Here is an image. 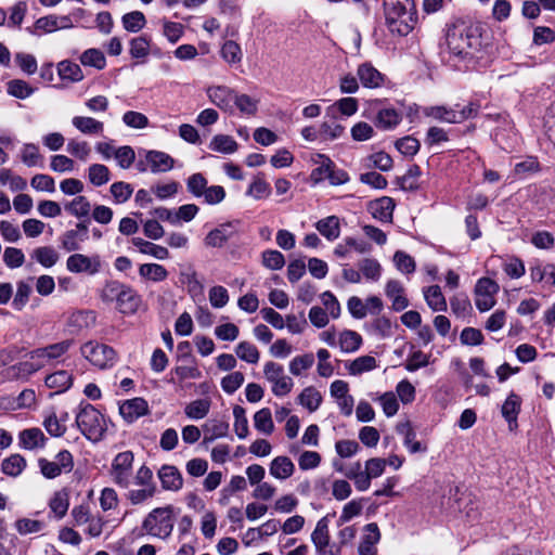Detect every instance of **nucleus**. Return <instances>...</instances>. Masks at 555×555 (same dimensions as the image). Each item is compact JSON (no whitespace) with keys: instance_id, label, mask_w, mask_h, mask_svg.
I'll list each match as a JSON object with an SVG mask.
<instances>
[{"instance_id":"e433bc0d","label":"nucleus","mask_w":555,"mask_h":555,"mask_svg":"<svg viewBox=\"0 0 555 555\" xmlns=\"http://www.w3.org/2000/svg\"><path fill=\"white\" fill-rule=\"evenodd\" d=\"M57 73L62 80L78 82L83 79V73L77 63L68 60L61 61L57 64Z\"/></svg>"},{"instance_id":"72a5a7b5","label":"nucleus","mask_w":555,"mask_h":555,"mask_svg":"<svg viewBox=\"0 0 555 555\" xmlns=\"http://www.w3.org/2000/svg\"><path fill=\"white\" fill-rule=\"evenodd\" d=\"M139 275L142 280L159 283L168 278V271L159 263H143L139 267Z\"/></svg>"},{"instance_id":"39448f33","label":"nucleus","mask_w":555,"mask_h":555,"mask_svg":"<svg viewBox=\"0 0 555 555\" xmlns=\"http://www.w3.org/2000/svg\"><path fill=\"white\" fill-rule=\"evenodd\" d=\"M76 423L81 433L93 441L100 440L106 429L103 415L88 402L79 404Z\"/></svg>"},{"instance_id":"20e7f679","label":"nucleus","mask_w":555,"mask_h":555,"mask_svg":"<svg viewBox=\"0 0 555 555\" xmlns=\"http://www.w3.org/2000/svg\"><path fill=\"white\" fill-rule=\"evenodd\" d=\"M446 44L453 55L466 57L481 44L478 28L463 21H457L448 26Z\"/></svg>"},{"instance_id":"b1692460","label":"nucleus","mask_w":555,"mask_h":555,"mask_svg":"<svg viewBox=\"0 0 555 555\" xmlns=\"http://www.w3.org/2000/svg\"><path fill=\"white\" fill-rule=\"evenodd\" d=\"M357 74L360 82L365 88H379L384 83V75L370 63L361 64Z\"/></svg>"},{"instance_id":"0e129e2a","label":"nucleus","mask_w":555,"mask_h":555,"mask_svg":"<svg viewBox=\"0 0 555 555\" xmlns=\"http://www.w3.org/2000/svg\"><path fill=\"white\" fill-rule=\"evenodd\" d=\"M109 192L116 204H124L131 197L133 188L130 183L118 181L111 185Z\"/></svg>"},{"instance_id":"052dcab7","label":"nucleus","mask_w":555,"mask_h":555,"mask_svg":"<svg viewBox=\"0 0 555 555\" xmlns=\"http://www.w3.org/2000/svg\"><path fill=\"white\" fill-rule=\"evenodd\" d=\"M210 409V401L207 399H198L190 402L185 406V415L193 420L204 418Z\"/></svg>"},{"instance_id":"774afa93","label":"nucleus","mask_w":555,"mask_h":555,"mask_svg":"<svg viewBox=\"0 0 555 555\" xmlns=\"http://www.w3.org/2000/svg\"><path fill=\"white\" fill-rule=\"evenodd\" d=\"M114 158L121 169H128L135 160V152L131 146L122 145L117 147Z\"/></svg>"},{"instance_id":"c9c22d12","label":"nucleus","mask_w":555,"mask_h":555,"mask_svg":"<svg viewBox=\"0 0 555 555\" xmlns=\"http://www.w3.org/2000/svg\"><path fill=\"white\" fill-rule=\"evenodd\" d=\"M294 463L287 456H276L270 465V474L276 479H286L294 473Z\"/></svg>"},{"instance_id":"5fc2aeb1","label":"nucleus","mask_w":555,"mask_h":555,"mask_svg":"<svg viewBox=\"0 0 555 555\" xmlns=\"http://www.w3.org/2000/svg\"><path fill=\"white\" fill-rule=\"evenodd\" d=\"M44 526V522L41 520L26 517L18 518L14 522V528L21 535L38 533L43 530Z\"/></svg>"},{"instance_id":"338daca9","label":"nucleus","mask_w":555,"mask_h":555,"mask_svg":"<svg viewBox=\"0 0 555 555\" xmlns=\"http://www.w3.org/2000/svg\"><path fill=\"white\" fill-rule=\"evenodd\" d=\"M208 181L201 172L191 175L186 180V189L194 197H202L207 189Z\"/></svg>"},{"instance_id":"7ed1b4c3","label":"nucleus","mask_w":555,"mask_h":555,"mask_svg":"<svg viewBox=\"0 0 555 555\" xmlns=\"http://www.w3.org/2000/svg\"><path fill=\"white\" fill-rule=\"evenodd\" d=\"M105 304L115 302L116 309L125 315L135 314L142 304V296L129 284L117 280L107 281L99 294Z\"/></svg>"},{"instance_id":"e2e57ef3","label":"nucleus","mask_w":555,"mask_h":555,"mask_svg":"<svg viewBox=\"0 0 555 555\" xmlns=\"http://www.w3.org/2000/svg\"><path fill=\"white\" fill-rule=\"evenodd\" d=\"M258 103L259 101L257 99L247 94L235 93L233 105H235L242 114L254 116L258 111Z\"/></svg>"},{"instance_id":"3c124183","label":"nucleus","mask_w":555,"mask_h":555,"mask_svg":"<svg viewBox=\"0 0 555 555\" xmlns=\"http://www.w3.org/2000/svg\"><path fill=\"white\" fill-rule=\"evenodd\" d=\"M422 175L421 168L417 165L409 167L406 172L399 178V184L402 190L416 191L420 189L418 179Z\"/></svg>"},{"instance_id":"ddd939ff","label":"nucleus","mask_w":555,"mask_h":555,"mask_svg":"<svg viewBox=\"0 0 555 555\" xmlns=\"http://www.w3.org/2000/svg\"><path fill=\"white\" fill-rule=\"evenodd\" d=\"M318 157L322 158V163L312 171L313 179L319 180L326 177L333 185H341L349 181L348 173L343 169H337L328 156L319 155Z\"/></svg>"},{"instance_id":"cd10ccee","label":"nucleus","mask_w":555,"mask_h":555,"mask_svg":"<svg viewBox=\"0 0 555 555\" xmlns=\"http://www.w3.org/2000/svg\"><path fill=\"white\" fill-rule=\"evenodd\" d=\"M424 115L431 117L436 120L459 124L463 121V116L456 114V108H449L446 106H428L424 108Z\"/></svg>"},{"instance_id":"58836bf2","label":"nucleus","mask_w":555,"mask_h":555,"mask_svg":"<svg viewBox=\"0 0 555 555\" xmlns=\"http://www.w3.org/2000/svg\"><path fill=\"white\" fill-rule=\"evenodd\" d=\"M424 298L434 311H446L447 301L438 285H433L424 289Z\"/></svg>"},{"instance_id":"c756f323","label":"nucleus","mask_w":555,"mask_h":555,"mask_svg":"<svg viewBox=\"0 0 555 555\" xmlns=\"http://www.w3.org/2000/svg\"><path fill=\"white\" fill-rule=\"evenodd\" d=\"M158 477L165 490L177 491L183 485L181 474L173 466H163L158 472Z\"/></svg>"},{"instance_id":"7c9ffc66","label":"nucleus","mask_w":555,"mask_h":555,"mask_svg":"<svg viewBox=\"0 0 555 555\" xmlns=\"http://www.w3.org/2000/svg\"><path fill=\"white\" fill-rule=\"evenodd\" d=\"M314 227L328 241H335L340 235V222L337 216L333 215L320 219Z\"/></svg>"},{"instance_id":"a211bd4d","label":"nucleus","mask_w":555,"mask_h":555,"mask_svg":"<svg viewBox=\"0 0 555 555\" xmlns=\"http://www.w3.org/2000/svg\"><path fill=\"white\" fill-rule=\"evenodd\" d=\"M209 100L224 112L233 111V102L235 99L234 90L225 86H214L207 89Z\"/></svg>"},{"instance_id":"f03ea898","label":"nucleus","mask_w":555,"mask_h":555,"mask_svg":"<svg viewBox=\"0 0 555 555\" xmlns=\"http://www.w3.org/2000/svg\"><path fill=\"white\" fill-rule=\"evenodd\" d=\"M383 9L391 35L405 37L414 29L417 22L414 0H383Z\"/></svg>"},{"instance_id":"5701e85b","label":"nucleus","mask_w":555,"mask_h":555,"mask_svg":"<svg viewBox=\"0 0 555 555\" xmlns=\"http://www.w3.org/2000/svg\"><path fill=\"white\" fill-rule=\"evenodd\" d=\"M44 384L53 393H63L72 387L73 375L68 371L60 370L47 375Z\"/></svg>"},{"instance_id":"4468645a","label":"nucleus","mask_w":555,"mask_h":555,"mask_svg":"<svg viewBox=\"0 0 555 555\" xmlns=\"http://www.w3.org/2000/svg\"><path fill=\"white\" fill-rule=\"evenodd\" d=\"M133 453H117L113 462V477L115 482L127 488L130 482Z\"/></svg>"},{"instance_id":"c85d7f7f","label":"nucleus","mask_w":555,"mask_h":555,"mask_svg":"<svg viewBox=\"0 0 555 555\" xmlns=\"http://www.w3.org/2000/svg\"><path fill=\"white\" fill-rule=\"evenodd\" d=\"M323 401L321 392L313 386H308L301 390L297 397V402L310 413L315 412Z\"/></svg>"},{"instance_id":"423d86ee","label":"nucleus","mask_w":555,"mask_h":555,"mask_svg":"<svg viewBox=\"0 0 555 555\" xmlns=\"http://www.w3.org/2000/svg\"><path fill=\"white\" fill-rule=\"evenodd\" d=\"M173 507H156L144 518L142 529L150 535L167 539L173 529Z\"/></svg>"},{"instance_id":"de8ad7c7","label":"nucleus","mask_w":555,"mask_h":555,"mask_svg":"<svg viewBox=\"0 0 555 555\" xmlns=\"http://www.w3.org/2000/svg\"><path fill=\"white\" fill-rule=\"evenodd\" d=\"M314 364V356L311 352L296 356L288 364L292 375L299 376L302 372L309 370Z\"/></svg>"},{"instance_id":"6ab92c4d","label":"nucleus","mask_w":555,"mask_h":555,"mask_svg":"<svg viewBox=\"0 0 555 555\" xmlns=\"http://www.w3.org/2000/svg\"><path fill=\"white\" fill-rule=\"evenodd\" d=\"M380 540L377 524L370 522L364 527V534L358 547L359 555H376V544Z\"/></svg>"},{"instance_id":"f8f14e48","label":"nucleus","mask_w":555,"mask_h":555,"mask_svg":"<svg viewBox=\"0 0 555 555\" xmlns=\"http://www.w3.org/2000/svg\"><path fill=\"white\" fill-rule=\"evenodd\" d=\"M66 268L72 273L94 275L101 270V259L98 255L89 257L83 254H73L66 260Z\"/></svg>"},{"instance_id":"aec40b11","label":"nucleus","mask_w":555,"mask_h":555,"mask_svg":"<svg viewBox=\"0 0 555 555\" xmlns=\"http://www.w3.org/2000/svg\"><path fill=\"white\" fill-rule=\"evenodd\" d=\"M396 204L389 196H383L370 203L369 209L373 218L382 222H392Z\"/></svg>"},{"instance_id":"473e14b6","label":"nucleus","mask_w":555,"mask_h":555,"mask_svg":"<svg viewBox=\"0 0 555 555\" xmlns=\"http://www.w3.org/2000/svg\"><path fill=\"white\" fill-rule=\"evenodd\" d=\"M132 244L138 247L140 253L150 255L156 259L165 260L169 257V251L166 247L145 241L141 237H133Z\"/></svg>"},{"instance_id":"2eb2a0df","label":"nucleus","mask_w":555,"mask_h":555,"mask_svg":"<svg viewBox=\"0 0 555 555\" xmlns=\"http://www.w3.org/2000/svg\"><path fill=\"white\" fill-rule=\"evenodd\" d=\"M149 403L141 397L125 400L119 403V414L127 423H133L138 418L147 415Z\"/></svg>"},{"instance_id":"9d476101","label":"nucleus","mask_w":555,"mask_h":555,"mask_svg":"<svg viewBox=\"0 0 555 555\" xmlns=\"http://www.w3.org/2000/svg\"><path fill=\"white\" fill-rule=\"evenodd\" d=\"M499 289V284L489 278H481L477 281L475 305L480 312L488 311L495 305L494 296Z\"/></svg>"},{"instance_id":"37998d69","label":"nucleus","mask_w":555,"mask_h":555,"mask_svg":"<svg viewBox=\"0 0 555 555\" xmlns=\"http://www.w3.org/2000/svg\"><path fill=\"white\" fill-rule=\"evenodd\" d=\"M377 367V361L372 356H361L347 365V370L351 375H361L365 372L373 371Z\"/></svg>"},{"instance_id":"603ef678","label":"nucleus","mask_w":555,"mask_h":555,"mask_svg":"<svg viewBox=\"0 0 555 555\" xmlns=\"http://www.w3.org/2000/svg\"><path fill=\"white\" fill-rule=\"evenodd\" d=\"M344 131L345 127L334 116L331 120H324L320 125V137L324 140H336L344 134Z\"/></svg>"},{"instance_id":"f704fd0d","label":"nucleus","mask_w":555,"mask_h":555,"mask_svg":"<svg viewBox=\"0 0 555 555\" xmlns=\"http://www.w3.org/2000/svg\"><path fill=\"white\" fill-rule=\"evenodd\" d=\"M69 507V493L66 489L54 492L49 501V508L57 519L63 518Z\"/></svg>"},{"instance_id":"8fccbe9b","label":"nucleus","mask_w":555,"mask_h":555,"mask_svg":"<svg viewBox=\"0 0 555 555\" xmlns=\"http://www.w3.org/2000/svg\"><path fill=\"white\" fill-rule=\"evenodd\" d=\"M21 159L27 167H42V156L36 144L27 143L21 150Z\"/></svg>"},{"instance_id":"393cba45","label":"nucleus","mask_w":555,"mask_h":555,"mask_svg":"<svg viewBox=\"0 0 555 555\" xmlns=\"http://www.w3.org/2000/svg\"><path fill=\"white\" fill-rule=\"evenodd\" d=\"M385 294L392 302L395 311H402L409 306V300L404 296V288L397 280H389L385 286Z\"/></svg>"},{"instance_id":"864d4df0","label":"nucleus","mask_w":555,"mask_h":555,"mask_svg":"<svg viewBox=\"0 0 555 555\" xmlns=\"http://www.w3.org/2000/svg\"><path fill=\"white\" fill-rule=\"evenodd\" d=\"M33 258L44 268H51L57 262L59 254L53 247L42 246L34 250Z\"/></svg>"},{"instance_id":"1a4fd4ad","label":"nucleus","mask_w":555,"mask_h":555,"mask_svg":"<svg viewBox=\"0 0 555 555\" xmlns=\"http://www.w3.org/2000/svg\"><path fill=\"white\" fill-rule=\"evenodd\" d=\"M327 516L318 520L314 530L311 533V541L318 555H340L339 546L331 543Z\"/></svg>"},{"instance_id":"a19ab883","label":"nucleus","mask_w":555,"mask_h":555,"mask_svg":"<svg viewBox=\"0 0 555 555\" xmlns=\"http://www.w3.org/2000/svg\"><path fill=\"white\" fill-rule=\"evenodd\" d=\"M88 180L93 186H102L111 180V171L103 164H92L88 167Z\"/></svg>"},{"instance_id":"bb28decb","label":"nucleus","mask_w":555,"mask_h":555,"mask_svg":"<svg viewBox=\"0 0 555 555\" xmlns=\"http://www.w3.org/2000/svg\"><path fill=\"white\" fill-rule=\"evenodd\" d=\"M72 125L87 135H99L104 131V124L89 116H75L72 119Z\"/></svg>"},{"instance_id":"4c0bfd02","label":"nucleus","mask_w":555,"mask_h":555,"mask_svg":"<svg viewBox=\"0 0 555 555\" xmlns=\"http://www.w3.org/2000/svg\"><path fill=\"white\" fill-rule=\"evenodd\" d=\"M338 345L343 352H354L361 347L362 337L354 331L345 330L339 334Z\"/></svg>"},{"instance_id":"ea45409f","label":"nucleus","mask_w":555,"mask_h":555,"mask_svg":"<svg viewBox=\"0 0 555 555\" xmlns=\"http://www.w3.org/2000/svg\"><path fill=\"white\" fill-rule=\"evenodd\" d=\"M401 121V115L391 107L382 108L376 116L375 125L384 130L392 129Z\"/></svg>"},{"instance_id":"49530a36","label":"nucleus","mask_w":555,"mask_h":555,"mask_svg":"<svg viewBox=\"0 0 555 555\" xmlns=\"http://www.w3.org/2000/svg\"><path fill=\"white\" fill-rule=\"evenodd\" d=\"M7 92L11 96L24 100L29 98L35 92V88H33L25 80L12 79L7 83Z\"/></svg>"},{"instance_id":"bf43d9fd","label":"nucleus","mask_w":555,"mask_h":555,"mask_svg":"<svg viewBox=\"0 0 555 555\" xmlns=\"http://www.w3.org/2000/svg\"><path fill=\"white\" fill-rule=\"evenodd\" d=\"M80 62L85 66L95 67L96 69H103L106 65L103 52L94 48L86 50L80 56Z\"/></svg>"},{"instance_id":"9b49d317","label":"nucleus","mask_w":555,"mask_h":555,"mask_svg":"<svg viewBox=\"0 0 555 555\" xmlns=\"http://www.w3.org/2000/svg\"><path fill=\"white\" fill-rule=\"evenodd\" d=\"M41 474L49 479L55 478L62 473H69L74 467L72 453H56L52 461L39 459Z\"/></svg>"},{"instance_id":"412c9836","label":"nucleus","mask_w":555,"mask_h":555,"mask_svg":"<svg viewBox=\"0 0 555 555\" xmlns=\"http://www.w3.org/2000/svg\"><path fill=\"white\" fill-rule=\"evenodd\" d=\"M145 158L153 173L167 172L175 166V159L162 151H147Z\"/></svg>"},{"instance_id":"a878e982","label":"nucleus","mask_w":555,"mask_h":555,"mask_svg":"<svg viewBox=\"0 0 555 555\" xmlns=\"http://www.w3.org/2000/svg\"><path fill=\"white\" fill-rule=\"evenodd\" d=\"M530 278L533 282L555 285V264L535 262L530 267Z\"/></svg>"},{"instance_id":"a18cd8bd","label":"nucleus","mask_w":555,"mask_h":555,"mask_svg":"<svg viewBox=\"0 0 555 555\" xmlns=\"http://www.w3.org/2000/svg\"><path fill=\"white\" fill-rule=\"evenodd\" d=\"M65 210L76 218L87 217L91 211V204L83 195H78L65 204Z\"/></svg>"},{"instance_id":"4be33fe9","label":"nucleus","mask_w":555,"mask_h":555,"mask_svg":"<svg viewBox=\"0 0 555 555\" xmlns=\"http://www.w3.org/2000/svg\"><path fill=\"white\" fill-rule=\"evenodd\" d=\"M47 440L39 428H27L18 434V447L25 450L44 448Z\"/></svg>"},{"instance_id":"f3484780","label":"nucleus","mask_w":555,"mask_h":555,"mask_svg":"<svg viewBox=\"0 0 555 555\" xmlns=\"http://www.w3.org/2000/svg\"><path fill=\"white\" fill-rule=\"evenodd\" d=\"M88 225L83 222L76 224L75 229L67 230L61 237V245L66 251L80 249V245L88 240Z\"/></svg>"},{"instance_id":"6e6d98bb","label":"nucleus","mask_w":555,"mask_h":555,"mask_svg":"<svg viewBox=\"0 0 555 555\" xmlns=\"http://www.w3.org/2000/svg\"><path fill=\"white\" fill-rule=\"evenodd\" d=\"M26 466V461L20 453H12L11 456L3 460L2 472L9 476L20 475Z\"/></svg>"},{"instance_id":"f257e3e1","label":"nucleus","mask_w":555,"mask_h":555,"mask_svg":"<svg viewBox=\"0 0 555 555\" xmlns=\"http://www.w3.org/2000/svg\"><path fill=\"white\" fill-rule=\"evenodd\" d=\"M73 339H65L36 348L26 354V360L15 363L3 371L7 379H28L31 375L52 361L62 358L73 346Z\"/></svg>"},{"instance_id":"dca6fc26","label":"nucleus","mask_w":555,"mask_h":555,"mask_svg":"<svg viewBox=\"0 0 555 555\" xmlns=\"http://www.w3.org/2000/svg\"><path fill=\"white\" fill-rule=\"evenodd\" d=\"M238 222H225L208 232L204 238V243L208 247H222L236 233V224Z\"/></svg>"},{"instance_id":"6e6552de","label":"nucleus","mask_w":555,"mask_h":555,"mask_svg":"<svg viewBox=\"0 0 555 555\" xmlns=\"http://www.w3.org/2000/svg\"><path fill=\"white\" fill-rule=\"evenodd\" d=\"M263 374L271 384V391L274 396L284 397L292 391L294 380L285 374L284 367L281 364L273 361L264 363Z\"/></svg>"},{"instance_id":"0eeeda50","label":"nucleus","mask_w":555,"mask_h":555,"mask_svg":"<svg viewBox=\"0 0 555 555\" xmlns=\"http://www.w3.org/2000/svg\"><path fill=\"white\" fill-rule=\"evenodd\" d=\"M80 352L86 360L101 370L112 367L116 361L115 350L99 341H87L81 346Z\"/></svg>"},{"instance_id":"79ce46f5","label":"nucleus","mask_w":555,"mask_h":555,"mask_svg":"<svg viewBox=\"0 0 555 555\" xmlns=\"http://www.w3.org/2000/svg\"><path fill=\"white\" fill-rule=\"evenodd\" d=\"M237 142L230 135L217 134L215 135L209 144V149L215 152L223 154H232L237 151Z\"/></svg>"},{"instance_id":"2f4dec72","label":"nucleus","mask_w":555,"mask_h":555,"mask_svg":"<svg viewBox=\"0 0 555 555\" xmlns=\"http://www.w3.org/2000/svg\"><path fill=\"white\" fill-rule=\"evenodd\" d=\"M352 454L338 453V456L333 460L334 468L347 478H351L362 466L359 461H351Z\"/></svg>"},{"instance_id":"4d7b16f0","label":"nucleus","mask_w":555,"mask_h":555,"mask_svg":"<svg viewBox=\"0 0 555 555\" xmlns=\"http://www.w3.org/2000/svg\"><path fill=\"white\" fill-rule=\"evenodd\" d=\"M235 353L242 361L251 364H256L260 358L259 350L249 341H241L235 348Z\"/></svg>"},{"instance_id":"13d9d810","label":"nucleus","mask_w":555,"mask_h":555,"mask_svg":"<svg viewBox=\"0 0 555 555\" xmlns=\"http://www.w3.org/2000/svg\"><path fill=\"white\" fill-rule=\"evenodd\" d=\"M359 269L366 280L378 281L382 275V266L373 258L362 259L359 262Z\"/></svg>"},{"instance_id":"69168bd1","label":"nucleus","mask_w":555,"mask_h":555,"mask_svg":"<svg viewBox=\"0 0 555 555\" xmlns=\"http://www.w3.org/2000/svg\"><path fill=\"white\" fill-rule=\"evenodd\" d=\"M234 416V430L238 438H246L248 435V420L246 417V410L241 405L233 408Z\"/></svg>"},{"instance_id":"680f3d73","label":"nucleus","mask_w":555,"mask_h":555,"mask_svg":"<svg viewBox=\"0 0 555 555\" xmlns=\"http://www.w3.org/2000/svg\"><path fill=\"white\" fill-rule=\"evenodd\" d=\"M122 26L130 33L140 31L146 24L145 16L140 11H132L122 16Z\"/></svg>"},{"instance_id":"09e8293b","label":"nucleus","mask_w":555,"mask_h":555,"mask_svg":"<svg viewBox=\"0 0 555 555\" xmlns=\"http://www.w3.org/2000/svg\"><path fill=\"white\" fill-rule=\"evenodd\" d=\"M254 426L258 431L270 435L274 429L270 409L263 408L254 415Z\"/></svg>"},{"instance_id":"c03bdc74","label":"nucleus","mask_w":555,"mask_h":555,"mask_svg":"<svg viewBox=\"0 0 555 555\" xmlns=\"http://www.w3.org/2000/svg\"><path fill=\"white\" fill-rule=\"evenodd\" d=\"M521 399L516 393L512 392L502 405V415L506 422L512 425L516 423L517 415L520 411Z\"/></svg>"}]
</instances>
